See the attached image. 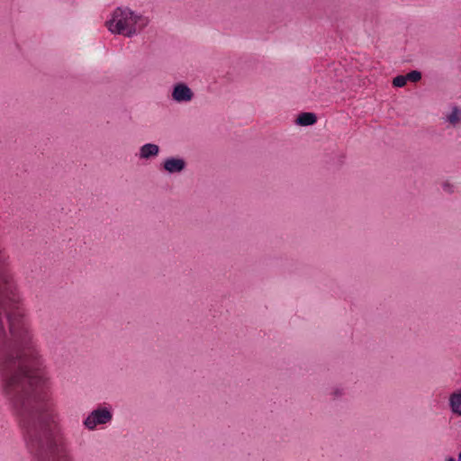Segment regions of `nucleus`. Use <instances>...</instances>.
<instances>
[{
  "label": "nucleus",
  "instance_id": "obj_1",
  "mask_svg": "<svg viewBox=\"0 0 461 461\" xmlns=\"http://www.w3.org/2000/svg\"><path fill=\"white\" fill-rule=\"evenodd\" d=\"M0 247V356H39L17 285L6 272Z\"/></svg>",
  "mask_w": 461,
  "mask_h": 461
},
{
  "label": "nucleus",
  "instance_id": "obj_2",
  "mask_svg": "<svg viewBox=\"0 0 461 461\" xmlns=\"http://www.w3.org/2000/svg\"><path fill=\"white\" fill-rule=\"evenodd\" d=\"M149 23L148 17L131 11L128 7H118L113 18L106 22L108 30L114 34L131 38L142 31Z\"/></svg>",
  "mask_w": 461,
  "mask_h": 461
},
{
  "label": "nucleus",
  "instance_id": "obj_3",
  "mask_svg": "<svg viewBox=\"0 0 461 461\" xmlns=\"http://www.w3.org/2000/svg\"><path fill=\"white\" fill-rule=\"evenodd\" d=\"M113 419L112 411L107 407H101L92 411L84 420L88 429H95L98 425H104Z\"/></svg>",
  "mask_w": 461,
  "mask_h": 461
},
{
  "label": "nucleus",
  "instance_id": "obj_4",
  "mask_svg": "<svg viewBox=\"0 0 461 461\" xmlns=\"http://www.w3.org/2000/svg\"><path fill=\"white\" fill-rule=\"evenodd\" d=\"M194 94L185 84L179 83L174 86L172 97L176 102L184 103L192 100Z\"/></svg>",
  "mask_w": 461,
  "mask_h": 461
},
{
  "label": "nucleus",
  "instance_id": "obj_5",
  "mask_svg": "<svg viewBox=\"0 0 461 461\" xmlns=\"http://www.w3.org/2000/svg\"><path fill=\"white\" fill-rule=\"evenodd\" d=\"M185 167L186 162L181 158L170 157L166 158L163 162L164 169L170 174L180 173Z\"/></svg>",
  "mask_w": 461,
  "mask_h": 461
},
{
  "label": "nucleus",
  "instance_id": "obj_6",
  "mask_svg": "<svg viewBox=\"0 0 461 461\" xmlns=\"http://www.w3.org/2000/svg\"><path fill=\"white\" fill-rule=\"evenodd\" d=\"M159 152V147L157 144L146 143L140 149V158L149 159L152 157L158 156Z\"/></svg>",
  "mask_w": 461,
  "mask_h": 461
},
{
  "label": "nucleus",
  "instance_id": "obj_7",
  "mask_svg": "<svg viewBox=\"0 0 461 461\" xmlns=\"http://www.w3.org/2000/svg\"><path fill=\"white\" fill-rule=\"evenodd\" d=\"M449 407L454 414L461 416V389L449 395Z\"/></svg>",
  "mask_w": 461,
  "mask_h": 461
},
{
  "label": "nucleus",
  "instance_id": "obj_8",
  "mask_svg": "<svg viewBox=\"0 0 461 461\" xmlns=\"http://www.w3.org/2000/svg\"><path fill=\"white\" fill-rule=\"evenodd\" d=\"M317 116L313 113H302L296 119V122L302 126H310L316 122Z\"/></svg>",
  "mask_w": 461,
  "mask_h": 461
},
{
  "label": "nucleus",
  "instance_id": "obj_9",
  "mask_svg": "<svg viewBox=\"0 0 461 461\" xmlns=\"http://www.w3.org/2000/svg\"><path fill=\"white\" fill-rule=\"evenodd\" d=\"M461 117V112L458 107L455 106L452 108L451 113L447 115V121H448L451 124H456Z\"/></svg>",
  "mask_w": 461,
  "mask_h": 461
},
{
  "label": "nucleus",
  "instance_id": "obj_10",
  "mask_svg": "<svg viewBox=\"0 0 461 461\" xmlns=\"http://www.w3.org/2000/svg\"><path fill=\"white\" fill-rule=\"evenodd\" d=\"M407 81L408 80H407L406 75L405 76L400 75L393 78V85L395 87H402L406 85Z\"/></svg>",
  "mask_w": 461,
  "mask_h": 461
},
{
  "label": "nucleus",
  "instance_id": "obj_11",
  "mask_svg": "<svg viewBox=\"0 0 461 461\" xmlns=\"http://www.w3.org/2000/svg\"><path fill=\"white\" fill-rule=\"evenodd\" d=\"M407 80L417 82L421 78V73L418 70H412L406 75Z\"/></svg>",
  "mask_w": 461,
  "mask_h": 461
},
{
  "label": "nucleus",
  "instance_id": "obj_12",
  "mask_svg": "<svg viewBox=\"0 0 461 461\" xmlns=\"http://www.w3.org/2000/svg\"><path fill=\"white\" fill-rule=\"evenodd\" d=\"M442 189L447 194H453L455 192L456 186L454 184L450 183L449 181H445L442 184Z\"/></svg>",
  "mask_w": 461,
  "mask_h": 461
},
{
  "label": "nucleus",
  "instance_id": "obj_13",
  "mask_svg": "<svg viewBox=\"0 0 461 461\" xmlns=\"http://www.w3.org/2000/svg\"><path fill=\"white\" fill-rule=\"evenodd\" d=\"M334 397H340L343 394V390L340 388H335L331 393Z\"/></svg>",
  "mask_w": 461,
  "mask_h": 461
},
{
  "label": "nucleus",
  "instance_id": "obj_14",
  "mask_svg": "<svg viewBox=\"0 0 461 461\" xmlns=\"http://www.w3.org/2000/svg\"><path fill=\"white\" fill-rule=\"evenodd\" d=\"M447 461H455V459L453 457H448Z\"/></svg>",
  "mask_w": 461,
  "mask_h": 461
},
{
  "label": "nucleus",
  "instance_id": "obj_15",
  "mask_svg": "<svg viewBox=\"0 0 461 461\" xmlns=\"http://www.w3.org/2000/svg\"><path fill=\"white\" fill-rule=\"evenodd\" d=\"M458 461H461V452L458 455Z\"/></svg>",
  "mask_w": 461,
  "mask_h": 461
}]
</instances>
